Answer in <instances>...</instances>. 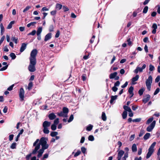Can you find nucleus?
Here are the masks:
<instances>
[{"mask_svg": "<svg viewBox=\"0 0 160 160\" xmlns=\"http://www.w3.org/2000/svg\"><path fill=\"white\" fill-rule=\"evenodd\" d=\"M153 118L151 117L149 118L147 121L146 124H149L153 120Z\"/></svg>", "mask_w": 160, "mask_h": 160, "instance_id": "7c9ffc66", "label": "nucleus"}, {"mask_svg": "<svg viewBox=\"0 0 160 160\" xmlns=\"http://www.w3.org/2000/svg\"><path fill=\"white\" fill-rule=\"evenodd\" d=\"M120 84V82L119 81H117L114 84V86H113L112 88V90L114 92H116L118 88H117V87L119 86Z\"/></svg>", "mask_w": 160, "mask_h": 160, "instance_id": "1a4fd4ad", "label": "nucleus"}, {"mask_svg": "<svg viewBox=\"0 0 160 160\" xmlns=\"http://www.w3.org/2000/svg\"><path fill=\"white\" fill-rule=\"evenodd\" d=\"M63 9V11L64 12H66L68 11L69 9L68 7L67 6H63L62 7Z\"/></svg>", "mask_w": 160, "mask_h": 160, "instance_id": "c03bdc74", "label": "nucleus"}, {"mask_svg": "<svg viewBox=\"0 0 160 160\" xmlns=\"http://www.w3.org/2000/svg\"><path fill=\"white\" fill-rule=\"evenodd\" d=\"M60 34V32L59 30H58L55 35L56 38H58L59 37Z\"/></svg>", "mask_w": 160, "mask_h": 160, "instance_id": "603ef678", "label": "nucleus"}, {"mask_svg": "<svg viewBox=\"0 0 160 160\" xmlns=\"http://www.w3.org/2000/svg\"><path fill=\"white\" fill-rule=\"evenodd\" d=\"M24 94V91L23 88H22L20 89L19 96L21 100H23Z\"/></svg>", "mask_w": 160, "mask_h": 160, "instance_id": "6e6552de", "label": "nucleus"}, {"mask_svg": "<svg viewBox=\"0 0 160 160\" xmlns=\"http://www.w3.org/2000/svg\"><path fill=\"white\" fill-rule=\"evenodd\" d=\"M127 115V113L126 111H124L122 114V118L123 119H125Z\"/></svg>", "mask_w": 160, "mask_h": 160, "instance_id": "2f4dec72", "label": "nucleus"}, {"mask_svg": "<svg viewBox=\"0 0 160 160\" xmlns=\"http://www.w3.org/2000/svg\"><path fill=\"white\" fill-rule=\"evenodd\" d=\"M76 90L77 91H78V93L79 94L81 95L82 93V91L81 89L78 88H76Z\"/></svg>", "mask_w": 160, "mask_h": 160, "instance_id": "680f3d73", "label": "nucleus"}, {"mask_svg": "<svg viewBox=\"0 0 160 160\" xmlns=\"http://www.w3.org/2000/svg\"><path fill=\"white\" fill-rule=\"evenodd\" d=\"M151 96L149 94H146L144 96L142 100H149Z\"/></svg>", "mask_w": 160, "mask_h": 160, "instance_id": "5701e85b", "label": "nucleus"}, {"mask_svg": "<svg viewBox=\"0 0 160 160\" xmlns=\"http://www.w3.org/2000/svg\"><path fill=\"white\" fill-rule=\"evenodd\" d=\"M117 95L111 96L110 100H115L117 99Z\"/></svg>", "mask_w": 160, "mask_h": 160, "instance_id": "09e8293b", "label": "nucleus"}, {"mask_svg": "<svg viewBox=\"0 0 160 160\" xmlns=\"http://www.w3.org/2000/svg\"><path fill=\"white\" fill-rule=\"evenodd\" d=\"M33 83L32 82H30L28 84V88L29 90H30L32 89L33 87Z\"/></svg>", "mask_w": 160, "mask_h": 160, "instance_id": "cd10ccee", "label": "nucleus"}, {"mask_svg": "<svg viewBox=\"0 0 160 160\" xmlns=\"http://www.w3.org/2000/svg\"><path fill=\"white\" fill-rule=\"evenodd\" d=\"M0 28H1V31L2 32H4V28L3 26V24L2 23H1L0 25Z\"/></svg>", "mask_w": 160, "mask_h": 160, "instance_id": "a18cd8bd", "label": "nucleus"}, {"mask_svg": "<svg viewBox=\"0 0 160 160\" xmlns=\"http://www.w3.org/2000/svg\"><path fill=\"white\" fill-rule=\"evenodd\" d=\"M15 22L14 21H11L8 25L7 28L8 29H11L12 27V24H13Z\"/></svg>", "mask_w": 160, "mask_h": 160, "instance_id": "a211bd4d", "label": "nucleus"}, {"mask_svg": "<svg viewBox=\"0 0 160 160\" xmlns=\"http://www.w3.org/2000/svg\"><path fill=\"white\" fill-rule=\"evenodd\" d=\"M101 118H102V119L103 121H106L107 120V116L106 115V114L104 112H103L102 113V116H101Z\"/></svg>", "mask_w": 160, "mask_h": 160, "instance_id": "f3484780", "label": "nucleus"}, {"mask_svg": "<svg viewBox=\"0 0 160 160\" xmlns=\"http://www.w3.org/2000/svg\"><path fill=\"white\" fill-rule=\"evenodd\" d=\"M42 31V28L41 27H39L37 30V35H40Z\"/></svg>", "mask_w": 160, "mask_h": 160, "instance_id": "a878e982", "label": "nucleus"}, {"mask_svg": "<svg viewBox=\"0 0 160 160\" xmlns=\"http://www.w3.org/2000/svg\"><path fill=\"white\" fill-rule=\"evenodd\" d=\"M51 125V122L47 121H45L43 123L42 126L43 128V132L45 134H48L49 133V131L48 129V127Z\"/></svg>", "mask_w": 160, "mask_h": 160, "instance_id": "7ed1b4c3", "label": "nucleus"}, {"mask_svg": "<svg viewBox=\"0 0 160 160\" xmlns=\"http://www.w3.org/2000/svg\"><path fill=\"white\" fill-rule=\"evenodd\" d=\"M86 74H83L82 76V79L83 81H85L86 80Z\"/></svg>", "mask_w": 160, "mask_h": 160, "instance_id": "5fc2aeb1", "label": "nucleus"}, {"mask_svg": "<svg viewBox=\"0 0 160 160\" xmlns=\"http://www.w3.org/2000/svg\"><path fill=\"white\" fill-rule=\"evenodd\" d=\"M69 112L68 108L65 107H64L62 108V111L58 113V115L60 117H67L68 114Z\"/></svg>", "mask_w": 160, "mask_h": 160, "instance_id": "39448f33", "label": "nucleus"}, {"mask_svg": "<svg viewBox=\"0 0 160 160\" xmlns=\"http://www.w3.org/2000/svg\"><path fill=\"white\" fill-rule=\"evenodd\" d=\"M47 138L44 137H42L39 140L37 139L33 144V146L35 147L34 149L33 150L32 153L27 155L26 159L29 160L32 155V154H35L37 152L38 154L37 157L40 158L42 155L44 150L48 148V145L47 144Z\"/></svg>", "mask_w": 160, "mask_h": 160, "instance_id": "f257e3e1", "label": "nucleus"}, {"mask_svg": "<svg viewBox=\"0 0 160 160\" xmlns=\"http://www.w3.org/2000/svg\"><path fill=\"white\" fill-rule=\"evenodd\" d=\"M150 135V133H147L144 136L143 139L145 140H147L149 138Z\"/></svg>", "mask_w": 160, "mask_h": 160, "instance_id": "6ab92c4d", "label": "nucleus"}, {"mask_svg": "<svg viewBox=\"0 0 160 160\" xmlns=\"http://www.w3.org/2000/svg\"><path fill=\"white\" fill-rule=\"evenodd\" d=\"M56 125L53 124L51 125V128L52 130H55L56 129Z\"/></svg>", "mask_w": 160, "mask_h": 160, "instance_id": "37998d69", "label": "nucleus"}, {"mask_svg": "<svg viewBox=\"0 0 160 160\" xmlns=\"http://www.w3.org/2000/svg\"><path fill=\"white\" fill-rule=\"evenodd\" d=\"M93 125L91 124H89L86 128V130L88 131H91L93 128Z\"/></svg>", "mask_w": 160, "mask_h": 160, "instance_id": "bb28decb", "label": "nucleus"}, {"mask_svg": "<svg viewBox=\"0 0 160 160\" xmlns=\"http://www.w3.org/2000/svg\"><path fill=\"white\" fill-rule=\"evenodd\" d=\"M95 38V36L93 35L92 36V38L90 39V42L91 43H92L93 42Z\"/></svg>", "mask_w": 160, "mask_h": 160, "instance_id": "052dcab7", "label": "nucleus"}, {"mask_svg": "<svg viewBox=\"0 0 160 160\" xmlns=\"http://www.w3.org/2000/svg\"><path fill=\"white\" fill-rule=\"evenodd\" d=\"M133 89L134 88L132 86H131L128 89V92L131 95V96L130 97V98L132 97L134 95L133 93Z\"/></svg>", "mask_w": 160, "mask_h": 160, "instance_id": "9b49d317", "label": "nucleus"}, {"mask_svg": "<svg viewBox=\"0 0 160 160\" xmlns=\"http://www.w3.org/2000/svg\"><path fill=\"white\" fill-rule=\"evenodd\" d=\"M156 124V121H153L152 123L147 127L146 130L148 132H150L152 131Z\"/></svg>", "mask_w": 160, "mask_h": 160, "instance_id": "0eeeda50", "label": "nucleus"}, {"mask_svg": "<svg viewBox=\"0 0 160 160\" xmlns=\"http://www.w3.org/2000/svg\"><path fill=\"white\" fill-rule=\"evenodd\" d=\"M62 4L59 3H57L56 6V9L59 10L62 8Z\"/></svg>", "mask_w": 160, "mask_h": 160, "instance_id": "4be33fe9", "label": "nucleus"}, {"mask_svg": "<svg viewBox=\"0 0 160 160\" xmlns=\"http://www.w3.org/2000/svg\"><path fill=\"white\" fill-rule=\"evenodd\" d=\"M8 65H7L3 67L0 69V71H3L5 70L8 68Z\"/></svg>", "mask_w": 160, "mask_h": 160, "instance_id": "a19ab883", "label": "nucleus"}, {"mask_svg": "<svg viewBox=\"0 0 160 160\" xmlns=\"http://www.w3.org/2000/svg\"><path fill=\"white\" fill-rule=\"evenodd\" d=\"M156 144V142H153L148 149V152L146 156V158H148L151 156L154 152V148Z\"/></svg>", "mask_w": 160, "mask_h": 160, "instance_id": "20e7f679", "label": "nucleus"}, {"mask_svg": "<svg viewBox=\"0 0 160 160\" xmlns=\"http://www.w3.org/2000/svg\"><path fill=\"white\" fill-rule=\"evenodd\" d=\"M59 122V119L57 118L54 121V124L57 125Z\"/></svg>", "mask_w": 160, "mask_h": 160, "instance_id": "864d4df0", "label": "nucleus"}, {"mask_svg": "<svg viewBox=\"0 0 160 160\" xmlns=\"http://www.w3.org/2000/svg\"><path fill=\"white\" fill-rule=\"evenodd\" d=\"M11 40L13 42H14L16 44H17L18 42V38H16L14 37H12Z\"/></svg>", "mask_w": 160, "mask_h": 160, "instance_id": "c85d7f7f", "label": "nucleus"}, {"mask_svg": "<svg viewBox=\"0 0 160 160\" xmlns=\"http://www.w3.org/2000/svg\"><path fill=\"white\" fill-rule=\"evenodd\" d=\"M124 153V152L122 150H120L118 153V159L120 160L122 156Z\"/></svg>", "mask_w": 160, "mask_h": 160, "instance_id": "f8f14e48", "label": "nucleus"}, {"mask_svg": "<svg viewBox=\"0 0 160 160\" xmlns=\"http://www.w3.org/2000/svg\"><path fill=\"white\" fill-rule=\"evenodd\" d=\"M14 135L13 134H11L9 136V140L10 141H11L12 140Z\"/></svg>", "mask_w": 160, "mask_h": 160, "instance_id": "338daca9", "label": "nucleus"}, {"mask_svg": "<svg viewBox=\"0 0 160 160\" xmlns=\"http://www.w3.org/2000/svg\"><path fill=\"white\" fill-rule=\"evenodd\" d=\"M73 119V115H71L69 119L68 120V122H70L72 121Z\"/></svg>", "mask_w": 160, "mask_h": 160, "instance_id": "de8ad7c7", "label": "nucleus"}, {"mask_svg": "<svg viewBox=\"0 0 160 160\" xmlns=\"http://www.w3.org/2000/svg\"><path fill=\"white\" fill-rule=\"evenodd\" d=\"M16 143L14 142L12 143L10 147L11 148L13 149L15 148H16Z\"/></svg>", "mask_w": 160, "mask_h": 160, "instance_id": "bf43d9fd", "label": "nucleus"}, {"mask_svg": "<svg viewBox=\"0 0 160 160\" xmlns=\"http://www.w3.org/2000/svg\"><path fill=\"white\" fill-rule=\"evenodd\" d=\"M160 89L159 88H157L155 91L154 93V95H156L160 91Z\"/></svg>", "mask_w": 160, "mask_h": 160, "instance_id": "3c124183", "label": "nucleus"}, {"mask_svg": "<svg viewBox=\"0 0 160 160\" xmlns=\"http://www.w3.org/2000/svg\"><path fill=\"white\" fill-rule=\"evenodd\" d=\"M141 120V118H138L133 119L132 121L133 122H140Z\"/></svg>", "mask_w": 160, "mask_h": 160, "instance_id": "49530a36", "label": "nucleus"}, {"mask_svg": "<svg viewBox=\"0 0 160 160\" xmlns=\"http://www.w3.org/2000/svg\"><path fill=\"white\" fill-rule=\"evenodd\" d=\"M51 35V33L47 34L45 37L44 41L46 42L50 39L52 37Z\"/></svg>", "mask_w": 160, "mask_h": 160, "instance_id": "ddd939ff", "label": "nucleus"}, {"mask_svg": "<svg viewBox=\"0 0 160 160\" xmlns=\"http://www.w3.org/2000/svg\"><path fill=\"white\" fill-rule=\"evenodd\" d=\"M36 33V31L35 30H33L31 32L29 33L28 34V35H32L34 36L35 35Z\"/></svg>", "mask_w": 160, "mask_h": 160, "instance_id": "c9c22d12", "label": "nucleus"}, {"mask_svg": "<svg viewBox=\"0 0 160 160\" xmlns=\"http://www.w3.org/2000/svg\"><path fill=\"white\" fill-rule=\"evenodd\" d=\"M146 67V65L145 64H143L142 66V68H140L138 66L137 68H138V69L140 72H142L143 70Z\"/></svg>", "mask_w": 160, "mask_h": 160, "instance_id": "dca6fc26", "label": "nucleus"}, {"mask_svg": "<svg viewBox=\"0 0 160 160\" xmlns=\"http://www.w3.org/2000/svg\"><path fill=\"white\" fill-rule=\"evenodd\" d=\"M50 13L52 16H55L57 13V11L56 10L52 11L50 12Z\"/></svg>", "mask_w": 160, "mask_h": 160, "instance_id": "58836bf2", "label": "nucleus"}, {"mask_svg": "<svg viewBox=\"0 0 160 160\" xmlns=\"http://www.w3.org/2000/svg\"><path fill=\"white\" fill-rule=\"evenodd\" d=\"M148 6H145L143 9V11H142V12L143 13H147L148 11Z\"/></svg>", "mask_w": 160, "mask_h": 160, "instance_id": "72a5a7b5", "label": "nucleus"}, {"mask_svg": "<svg viewBox=\"0 0 160 160\" xmlns=\"http://www.w3.org/2000/svg\"><path fill=\"white\" fill-rule=\"evenodd\" d=\"M160 80V76H158L156 79H155V82H158Z\"/></svg>", "mask_w": 160, "mask_h": 160, "instance_id": "4d7b16f0", "label": "nucleus"}, {"mask_svg": "<svg viewBox=\"0 0 160 160\" xmlns=\"http://www.w3.org/2000/svg\"><path fill=\"white\" fill-rule=\"evenodd\" d=\"M144 91L145 89L144 88H142L141 89L139 90L138 92L139 95L140 96L142 95L143 94Z\"/></svg>", "mask_w": 160, "mask_h": 160, "instance_id": "393cba45", "label": "nucleus"}, {"mask_svg": "<svg viewBox=\"0 0 160 160\" xmlns=\"http://www.w3.org/2000/svg\"><path fill=\"white\" fill-rule=\"evenodd\" d=\"M27 45V44L25 43H23L22 44L21 46L20 50L21 52H22L26 49Z\"/></svg>", "mask_w": 160, "mask_h": 160, "instance_id": "9d476101", "label": "nucleus"}, {"mask_svg": "<svg viewBox=\"0 0 160 160\" xmlns=\"http://www.w3.org/2000/svg\"><path fill=\"white\" fill-rule=\"evenodd\" d=\"M128 157V154L127 153H125L124 155V156L122 157V160H126L127 158Z\"/></svg>", "mask_w": 160, "mask_h": 160, "instance_id": "79ce46f5", "label": "nucleus"}, {"mask_svg": "<svg viewBox=\"0 0 160 160\" xmlns=\"http://www.w3.org/2000/svg\"><path fill=\"white\" fill-rule=\"evenodd\" d=\"M58 134V132H51L50 135L52 137H54Z\"/></svg>", "mask_w": 160, "mask_h": 160, "instance_id": "e433bc0d", "label": "nucleus"}, {"mask_svg": "<svg viewBox=\"0 0 160 160\" xmlns=\"http://www.w3.org/2000/svg\"><path fill=\"white\" fill-rule=\"evenodd\" d=\"M9 55L11 57L12 59V60L15 59L16 57V56L15 53L13 52L11 53Z\"/></svg>", "mask_w": 160, "mask_h": 160, "instance_id": "c756f323", "label": "nucleus"}, {"mask_svg": "<svg viewBox=\"0 0 160 160\" xmlns=\"http://www.w3.org/2000/svg\"><path fill=\"white\" fill-rule=\"evenodd\" d=\"M152 28L153 29H156L157 28V26L156 24L154 23L153 24Z\"/></svg>", "mask_w": 160, "mask_h": 160, "instance_id": "69168bd1", "label": "nucleus"}, {"mask_svg": "<svg viewBox=\"0 0 160 160\" xmlns=\"http://www.w3.org/2000/svg\"><path fill=\"white\" fill-rule=\"evenodd\" d=\"M118 73L117 72H115L113 73H111L109 76V78L110 79H113L116 77Z\"/></svg>", "mask_w": 160, "mask_h": 160, "instance_id": "4468645a", "label": "nucleus"}, {"mask_svg": "<svg viewBox=\"0 0 160 160\" xmlns=\"http://www.w3.org/2000/svg\"><path fill=\"white\" fill-rule=\"evenodd\" d=\"M152 76L150 75L146 81V85L149 91L151 90V84L152 82Z\"/></svg>", "mask_w": 160, "mask_h": 160, "instance_id": "423d86ee", "label": "nucleus"}, {"mask_svg": "<svg viewBox=\"0 0 160 160\" xmlns=\"http://www.w3.org/2000/svg\"><path fill=\"white\" fill-rule=\"evenodd\" d=\"M139 78V76L138 75H136V76L135 77H133L132 79V82H133L137 81V80H138Z\"/></svg>", "mask_w": 160, "mask_h": 160, "instance_id": "412c9836", "label": "nucleus"}, {"mask_svg": "<svg viewBox=\"0 0 160 160\" xmlns=\"http://www.w3.org/2000/svg\"><path fill=\"white\" fill-rule=\"evenodd\" d=\"M149 70L150 71H152L155 69V68L154 66L151 64L149 65Z\"/></svg>", "mask_w": 160, "mask_h": 160, "instance_id": "f704fd0d", "label": "nucleus"}, {"mask_svg": "<svg viewBox=\"0 0 160 160\" xmlns=\"http://www.w3.org/2000/svg\"><path fill=\"white\" fill-rule=\"evenodd\" d=\"M54 27L53 25H51L49 26V30L50 32H53L54 31Z\"/></svg>", "mask_w": 160, "mask_h": 160, "instance_id": "473e14b6", "label": "nucleus"}, {"mask_svg": "<svg viewBox=\"0 0 160 160\" xmlns=\"http://www.w3.org/2000/svg\"><path fill=\"white\" fill-rule=\"evenodd\" d=\"M132 150L133 152H136L137 151V147L135 144H133L132 147Z\"/></svg>", "mask_w": 160, "mask_h": 160, "instance_id": "aec40b11", "label": "nucleus"}, {"mask_svg": "<svg viewBox=\"0 0 160 160\" xmlns=\"http://www.w3.org/2000/svg\"><path fill=\"white\" fill-rule=\"evenodd\" d=\"M31 8V7L30 6H27L26 8L23 10V12L24 13L25 12H26L28 11V10H29V9H30Z\"/></svg>", "mask_w": 160, "mask_h": 160, "instance_id": "4c0bfd02", "label": "nucleus"}, {"mask_svg": "<svg viewBox=\"0 0 160 160\" xmlns=\"http://www.w3.org/2000/svg\"><path fill=\"white\" fill-rule=\"evenodd\" d=\"M81 153V152L80 151H78L74 154V156L75 157H76L78 155H79L80 153Z\"/></svg>", "mask_w": 160, "mask_h": 160, "instance_id": "13d9d810", "label": "nucleus"}, {"mask_svg": "<svg viewBox=\"0 0 160 160\" xmlns=\"http://www.w3.org/2000/svg\"><path fill=\"white\" fill-rule=\"evenodd\" d=\"M14 86V84H12V85L10 86L8 88L7 90L8 91H11L12 90Z\"/></svg>", "mask_w": 160, "mask_h": 160, "instance_id": "6e6d98bb", "label": "nucleus"}, {"mask_svg": "<svg viewBox=\"0 0 160 160\" xmlns=\"http://www.w3.org/2000/svg\"><path fill=\"white\" fill-rule=\"evenodd\" d=\"M128 84V82H126L125 83L121 86V88H124L126 87Z\"/></svg>", "mask_w": 160, "mask_h": 160, "instance_id": "e2e57ef3", "label": "nucleus"}, {"mask_svg": "<svg viewBox=\"0 0 160 160\" xmlns=\"http://www.w3.org/2000/svg\"><path fill=\"white\" fill-rule=\"evenodd\" d=\"M123 108L125 110V111H128V112H131V108L129 107H128L126 106H123Z\"/></svg>", "mask_w": 160, "mask_h": 160, "instance_id": "b1692460", "label": "nucleus"}, {"mask_svg": "<svg viewBox=\"0 0 160 160\" xmlns=\"http://www.w3.org/2000/svg\"><path fill=\"white\" fill-rule=\"evenodd\" d=\"M56 115L53 113L50 114L48 115V118L50 120H53L56 118Z\"/></svg>", "mask_w": 160, "mask_h": 160, "instance_id": "2eb2a0df", "label": "nucleus"}, {"mask_svg": "<svg viewBox=\"0 0 160 160\" xmlns=\"http://www.w3.org/2000/svg\"><path fill=\"white\" fill-rule=\"evenodd\" d=\"M38 52L37 49H33L31 51L29 59L30 63L28 67V70L31 72H33L36 70L35 66L37 63L36 56Z\"/></svg>", "mask_w": 160, "mask_h": 160, "instance_id": "f03ea898", "label": "nucleus"}, {"mask_svg": "<svg viewBox=\"0 0 160 160\" xmlns=\"http://www.w3.org/2000/svg\"><path fill=\"white\" fill-rule=\"evenodd\" d=\"M81 149L82 152L83 153H85L86 152V149L85 148H84V147H82L81 148Z\"/></svg>", "mask_w": 160, "mask_h": 160, "instance_id": "0e129e2a", "label": "nucleus"}, {"mask_svg": "<svg viewBox=\"0 0 160 160\" xmlns=\"http://www.w3.org/2000/svg\"><path fill=\"white\" fill-rule=\"evenodd\" d=\"M49 8H47L46 7H43L41 9V12H44V11H48L49 10Z\"/></svg>", "mask_w": 160, "mask_h": 160, "instance_id": "ea45409f", "label": "nucleus"}, {"mask_svg": "<svg viewBox=\"0 0 160 160\" xmlns=\"http://www.w3.org/2000/svg\"><path fill=\"white\" fill-rule=\"evenodd\" d=\"M138 12H137V11H135L134 12H133L132 13V15L133 17H135L137 15V13Z\"/></svg>", "mask_w": 160, "mask_h": 160, "instance_id": "774afa93", "label": "nucleus"}, {"mask_svg": "<svg viewBox=\"0 0 160 160\" xmlns=\"http://www.w3.org/2000/svg\"><path fill=\"white\" fill-rule=\"evenodd\" d=\"M89 140L93 141L94 140V138L92 135H90L88 137Z\"/></svg>", "mask_w": 160, "mask_h": 160, "instance_id": "8fccbe9b", "label": "nucleus"}]
</instances>
